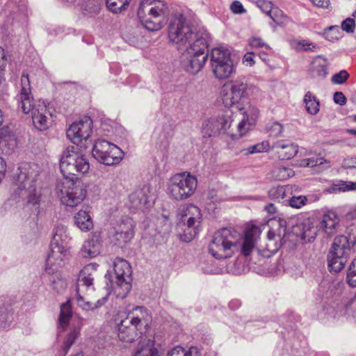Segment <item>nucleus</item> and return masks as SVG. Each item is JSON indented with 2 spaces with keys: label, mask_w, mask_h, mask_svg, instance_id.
Masks as SVG:
<instances>
[{
  "label": "nucleus",
  "mask_w": 356,
  "mask_h": 356,
  "mask_svg": "<svg viewBox=\"0 0 356 356\" xmlns=\"http://www.w3.org/2000/svg\"><path fill=\"white\" fill-rule=\"evenodd\" d=\"M168 37L178 49L186 47L181 60V67L190 74H197L208 58L210 35L204 27L192 28L183 15L174 17L168 26Z\"/></svg>",
  "instance_id": "nucleus-1"
},
{
  "label": "nucleus",
  "mask_w": 356,
  "mask_h": 356,
  "mask_svg": "<svg viewBox=\"0 0 356 356\" xmlns=\"http://www.w3.org/2000/svg\"><path fill=\"white\" fill-rule=\"evenodd\" d=\"M259 234L260 229L255 225L246 229L243 237L234 229L222 228L213 234L209 252L218 259L230 258L236 252L249 256L255 248Z\"/></svg>",
  "instance_id": "nucleus-2"
},
{
  "label": "nucleus",
  "mask_w": 356,
  "mask_h": 356,
  "mask_svg": "<svg viewBox=\"0 0 356 356\" xmlns=\"http://www.w3.org/2000/svg\"><path fill=\"white\" fill-rule=\"evenodd\" d=\"M151 322L147 309L144 307H136L133 312L122 319L117 325V334L119 340L132 343L138 338L143 339Z\"/></svg>",
  "instance_id": "nucleus-3"
},
{
  "label": "nucleus",
  "mask_w": 356,
  "mask_h": 356,
  "mask_svg": "<svg viewBox=\"0 0 356 356\" xmlns=\"http://www.w3.org/2000/svg\"><path fill=\"white\" fill-rule=\"evenodd\" d=\"M56 190L61 203L67 207L80 204L86 195V186L78 178H63L58 183Z\"/></svg>",
  "instance_id": "nucleus-4"
},
{
  "label": "nucleus",
  "mask_w": 356,
  "mask_h": 356,
  "mask_svg": "<svg viewBox=\"0 0 356 356\" xmlns=\"http://www.w3.org/2000/svg\"><path fill=\"white\" fill-rule=\"evenodd\" d=\"M77 147L71 145L66 147L60 161V169L63 178L76 179V173L84 174L89 170L87 159L79 152Z\"/></svg>",
  "instance_id": "nucleus-5"
},
{
  "label": "nucleus",
  "mask_w": 356,
  "mask_h": 356,
  "mask_svg": "<svg viewBox=\"0 0 356 356\" xmlns=\"http://www.w3.org/2000/svg\"><path fill=\"white\" fill-rule=\"evenodd\" d=\"M197 186L196 177L190 173L183 172L176 174L170 179L168 191L173 200L181 201L191 197Z\"/></svg>",
  "instance_id": "nucleus-6"
},
{
  "label": "nucleus",
  "mask_w": 356,
  "mask_h": 356,
  "mask_svg": "<svg viewBox=\"0 0 356 356\" xmlns=\"http://www.w3.org/2000/svg\"><path fill=\"white\" fill-rule=\"evenodd\" d=\"M38 166L29 163H22L18 168V172L15 179L16 184L19 190L28 191L30 194L28 197V202L31 204H38L40 198L33 192L35 191V182L38 176Z\"/></svg>",
  "instance_id": "nucleus-7"
},
{
  "label": "nucleus",
  "mask_w": 356,
  "mask_h": 356,
  "mask_svg": "<svg viewBox=\"0 0 356 356\" xmlns=\"http://www.w3.org/2000/svg\"><path fill=\"white\" fill-rule=\"evenodd\" d=\"M92 154L98 162L106 165L119 163L124 156L121 149L104 139H97L95 141Z\"/></svg>",
  "instance_id": "nucleus-8"
},
{
  "label": "nucleus",
  "mask_w": 356,
  "mask_h": 356,
  "mask_svg": "<svg viewBox=\"0 0 356 356\" xmlns=\"http://www.w3.org/2000/svg\"><path fill=\"white\" fill-rule=\"evenodd\" d=\"M225 94L222 102L225 107H234L238 111L244 109L242 102L248 95V84L244 78L231 81L224 86Z\"/></svg>",
  "instance_id": "nucleus-9"
},
{
  "label": "nucleus",
  "mask_w": 356,
  "mask_h": 356,
  "mask_svg": "<svg viewBox=\"0 0 356 356\" xmlns=\"http://www.w3.org/2000/svg\"><path fill=\"white\" fill-rule=\"evenodd\" d=\"M211 65L214 76L218 79H225L234 72V67L229 50L216 47L210 54Z\"/></svg>",
  "instance_id": "nucleus-10"
},
{
  "label": "nucleus",
  "mask_w": 356,
  "mask_h": 356,
  "mask_svg": "<svg viewBox=\"0 0 356 356\" xmlns=\"http://www.w3.org/2000/svg\"><path fill=\"white\" fill-rule=\"evenodd\" d=\"M155 0H143L138 10V16L146 29L155 31L162 28L161 16L164 14L165 6L163 3L158 2L157 5L151 7L148 10L149 17H145L146 7L152 4Z\"/></svg>",
  "instance_id": "nucleus-11"
},
{
  "label": "nucleus",
  "mask_w": 356,
  "mask_h": 356,
  "mask_svg": "<svg viewBox=\"0 0 356 356\" xmlns=\"http://www.w3.org/2000/svg\"><path fill=\"white\" fill-rule=\"evenodd\" d=\"M113 270L115 281L111 280V275L106 274L105 278L111 282V287L122 288L123 292L127 294L131 288V267L130 264L122 258H116L113 262Z\"/></svg>",
  "instance_id": "nucleus-12"
},
{
  "label": "nucleus",
  "mask_w": 356,
  "mask_h": 356,
  "mask_svg": "<svg viewBox=\"0 0 356 356\" xmlns=\"http://www.w3.org/2000/svg\"><path fill=\"white\" fill-rule=\"evenodd\" d=\"M22 88L18 97L22 111H43L50 110V103L46 100H39L38 108L33 104V99L31 93L30 80L28 74L23 72L21 79Z\"/></svg>",
  "instance_id": "nucleus-13"
},
{
  "label": "nucleus",
  "mask_w": 356,
  "mask_h": 356,
  "mask_svg": "<svg viewBox=\"0 0 356 356\" xmlns=\"http://www.w3.org/2000/svg\"><path fill=\"white\" fill-rule=\"evenodd\" d=\"M71 257L70 248L65 245H50V252L48 254L45 271L49 275L54 274L59 268L65 266Z\"/></svg>",
  "instance_id": "nucleus-14"
},
{
  "label": "nucleus",
  "mask_w": 356,
  "mask_h": 356,
  "mask_svg": "<svg viewBox=\"0 0 356 356\" xmlns=\"http://www.w3.org/2000/svg\"><path fill=\"white\" fill-rule=\"evenodd\" d=\"M92 120L89 116H84L78 122H73L66 131L67 138L74 145H79L90 136Z\"/></svg>",
  "instance_id": "nucleus-15"
},
{
  "label": "nucleus",
  "mask_w": 356,
  "mask_h": 356,
  "mask_svg": "<svg viewBox=\"0 0 356 356\" xmlns=\"http://www.w3.org/2000/svg\"><path fill=\"white\" fill-rule=\"evenodd\" d=\"M231 120L224 115L212 116L202 124V134L204 138L216 137L230 127Z\"/></svg>",
  "instance_id": "nucleus-16"
},
{
  "label": "nucleus",
  "mask_w": 356,
  "mask_h": 356,
  "mask_svg": "<svg viewBox=\"0 0 356 356\" xmlns=\"http://www.w3.org/2000/svg\"><path fill=\"white\" fill-rule=\"evenodd\" d=\"M134 223L132 219L125 218L116 227H113L112 241L119 247H123L130 242L134 236Z\"/></svg>",
  "instance_id": "nucleus-17"
},
{
  "label": "nucleus",
  "mask_w": 356,
  "mask_h": 356,
  "mask_svg": "<svg viewBox=\"0 0 356 356\" xmlns=\"http://www.w3.org/2000/svg\"><path fill=\"white\" fill-rule=\"evenodd\" d=\"M102 248V239L101 233L92 232L88 235V238L83 242L79 250L81 257L92 259L99 255Z\"/></svg>",
  "instance_id": "nucleus-18"
},
{
  "label": "nucleus",
  "mask_w": 356,
  "mask_h": 356,
  "mask_svg": "<svg viewBox=\"0 0 356 356\" xmlns=\"http://www.w3.org/2000/svg\"><path fill=\"white\" fill-rule=\"evenodd\" d=\"M99 265L95 263H90L85 266L83 269L80 271L78 281L76 290L79 291H81V288H92L95 277L97 275V268Z\"/></svg>",
  "instance_id": "nucleus-19"
},
{
  "label": "nucleus",
  "mask_w": 356,
  "mask_h": 356,
  "mask_svg": "<svg viewBox=\"0 0 356 356\" xmlns=\"http://www.w3.org/2000/svg\"><path fill=\"white\" fill-rule=\"evenodd\" d=\"M149 187L144 186L143 188L135 190L129 195V207L134 209H143L150 206V200L148 194Z\"/></svg>",
  "instance_id": "nucleus-20"
},
{
  "label": "nucleus",
  "mask_w": 356,
  "mask_h": 356,
  "mask_svg": "<svg viewBox=\"0 0 356 356\" xmlns=\"http://www.w3.org/2000/svg\"><path fill=\"white\" fill-rule=\"evenodd\" d=\"M351 246L348 237L339 235L334 238L328 254L340 257H346L348 259L350 257Z\"/></svg>",
  "instance_id": "nucleus-21"
},
{
  "label": "nucleus",
  "mask_w": 356,
  "mask_h": 356,
  "mask_svg": "<svg viewBox=\"0 0 356 356\" xmlns=\"http://www.w3.org/2000/svg\"><path fill=\"white\" fill-rule=\"evenodd\" d=\"M273 148L277 149L278 157L281 160H289L298 152V145L286 140H278L273 143Z\"/></svg>",
  "instance_id": "nucleus-22"
},
{
  "label": "nucleus",
  "mask_w": 356,
  "mask_h": 356,
  "mask_svg": "<svg viewBox=\"0 0 356 356\" xmlns=\"http://www.w3.org/2000/svg\"><path fill=\"white\" fill-rule=\"evenodd\" d=\"M311 73L314 78L324 79L328 74L327 59L322 56H316L312 63Z\"/></svg>",
  "instance_id": "nucleus-23"
},
{
  "label": "nucleus",
  "mask_w": 356,
  "mask_h": 356,
  "mask_svg": "<svg viewBox=\"0 0 356 356\" xmlns=\"http://www.w3.org/2000/svg\"><path fill=\"white\" fill-rule=\"evenodd\" d=\"M134 356H160L158 349L154 346V341L144 339L139 341Z\"/></svg>",
  "instance_id": "nucleus-24"
},
{
  "label": "nucleus",
  "mask_w": 356,
  "mask_h": 356,
  "mask_svg": "<svg viewBox=\"0 0 356 356\" xmlns=\"http://www.w3.org/2000/svg\"><path fill=\"white\" fill-rule=\"evenodd\" d=\"M14 312L12 305L9 302L0 304V327L8 329L11 327L14 319Z\"/></svg>",
  "instance_id": "nucleus-25"
},
{
  "label": "nucleus",
  "mask_w": 356,
  "mask_h": 356,
  "mask_svg": "<svg viewBox=\"0 0 356 356\" xmlns=\"http://www.w3.org/2000/svg\"><path fill=\"white\" fill-rule=\"evenodd\" d=\"M339 220L337 214L334 212H329L323 216V219L320 223V227L329 236L334 233L337 225H338Z\"/></svg>",
  "instance_id": "nucleus-26"
},
{
  "label": "nucleus",
  "mask_w": 356,
  "mask_h": 356,
  "mask_svg": "<svg viewBox=\"0 0 356 356\" xmlns=\"http://www.w3.org/2000/svg\"><path fill=\"white\" fill-rule=\"evenodd\" d=\"M81 325L71 327L70 332L65 337L61 346V353L66 355L80 334Z\"/></svg>",
  "instance_id": "nucleus-27"
},
{
  "label": "nucleus",
  "mask_w": 356,
  "mask_h": 356,
  "mask_svg": "<svg viewBox=\"0 0 356 356\" xmlns=\"http://www.w3.org/2000/svg\"><path fill=\"white\" fill-rule=\"evenodd\" d=\"M74 224L83 232H88L93 227L92 220L88 212L80 210L75 214Z\"/></svg>",
  "instance_id": "nucleus-28"
},
{
  "label": "nucleus",
  "mask_w": 356,
  "mask_h": 356,
  "mask_svg": "<svg viewBox=\"0 0 356 356\" xmlns=\"http://www.w3.org/2000/svg\"><path fill=\"white\" fill-rule=\"evenodd\" d=\"M70 237L66 226L58 224L54 229L51 244L67 245Z\"/></svg>",
  "instance_id": "nucleus-29"
},
{
  "label": "nucleus",
  "mask_w": 356,
  "mask_h": 356,
  "mask_svg": "<svg viewBox=\"0 0 356 356\" xmlns=\"http://www.w3.org/2000/svg\"><path fill=\"white\" fill-rule=\"evenodd\" d=\"M257 120L256 113H244L243 120L238 124V131L241 137L255 124Z\"/></svg>",
  "instance_id": "nucleus-30"
},
{
  "label": "nucleus",
  "mask_w": 356,
  "mask_h": 356,
  "mask_svg": "<svg viewBox=\"0 0 356 356\" xmlns=\"http://www.w3.org/2000/svg\"><path fill=\"white\" fill-rule=\"evenodd\" d=\"M72 312L70 301H67L60 306V311L58 319V327L62 330H65L72 318Z\"/></svg>",
  "instance_id": "nucleus-31"
},
{
  "label": "nucleus",
  "mask_w": 356,
  "mask_h": 356,
  "mask_svg": "<svg viewBox=\"0 0 356 356\" xmlns=\"http://www.w3.org/2000/svg\"><path fill=\"white\" fill-rule=\"evenodd\" d=\"M80 291L78 292L76 290V299L79 307L82 308L83 310L89 311L99 308L104 305L108 300V295L100 298L96 302L93 303L89 301H86L80 295Z\"/></svg>",
  "instance_id": "nucleus-32"
},
{
  "label": "nucleus",
  "mask_w": 356,
  "mask_h": 356,
  "mask_svg": "<svg viewBox=\"0 0 356 356\" xmlns=\"http://www.w3.org/2000/svg\"><path fill=\"white\" fill-rule=\"evenodd\" d=\"M348 259L346 257L327 254V263L330 271L337 273L343 270Z\"/></svg>",
  "instance_id": "nucleus-33"
},
{
  "label": "nucleus",
  "mask_w": 356,
  "mask_h": 356,
  "mask_svg": "<svg viewBox=\"0 0 356 356\" xmlns=\"http://www.w3.org/2000/svg\"><path fill=\"white\" fill-rule=\"evenodd\" d=\"M195 218L190 216L186 222V228L184 229V233L181 235L180 238L183 241L190 242L195 237L198 233L197 227L195 226Z\"/></svg>",
  "instance_id": "nucleus-34"
},
{
  "label": "nucleus",
  "mask_w": 356,
  "mask_h": 356,
  "mask_svg": "<svg viewBox=\"0 0 356 356\" xmlns=\"http://www.w3.org/2000/svg\"><path fill=\"white\" fill-rule=\"evenodd\" d=\"M286 189L284 186H273L268 191L269 197L277 202L286 204Z\"/></svg>",
  "instance_id": "nucleus-35"
},
{
  "label": "nucleus",
  "mask_w": 356,
  "mask_h": 356,
  "mask_svg": "<svg viewBox=\"0 0 356 356\" xmlns=\"http://www.w3.org/2000/svg\"><path fill=\"white\" fill-rule=\"evenodd\" d=\"M13 142V136L7 130H0V151L8 154L10 150V143Z\"/></svg>",
  "instance_id": "nucleus-36"
},
{
  "label": "nucleus",
  "mask_w": 356,
  "mask_h": 356,
  "mask_svg": "<svg viewBox=\"0 0 356 356\" xmlns=\"http://www.w3.org/2000/svg\"><path fill=\"white\" fill-rule=\"evenodd\" d=\"M32 120L35 127L40 130H46L49 127V120L43 113H33Z\"/></svg>",
  "instance_id": "nucleus-37"
},
{
  "label": "nucleus",
  "mask_w": 356,
  "mask_h": 356,
  "mask_svg": "<svg viewBox=\"0 0 356 356\" xmlns=\"http://www.w3.org/2000/svg\"><path fill=\"white\" fill-rule=\"evenodd\" d=\"M304 104L307 111H319L320 102L316 97L311 92H307L304 97Z\"/></svg>",
  "instance_id": "nucleus-38"
},
{
  "label": "nucleus",
  "mask_w": 356,
  "mask_h": 356,
  "mask_svg": "<svg viewBox=\"0 0 356 356\" xmlns=\"http://www.w3.org/2000/svg\"><path fill=\"white\" fill-rule=\"evenodd\" d=\"M270 147L269 143L268 141H263L261 143L251 145L248 148L241 150L243 155H249L254 153H260L267 151Z\"/></svg>",
  "instance_id": "nucleus-39"
},
{
  "label": "nucleus",
  "mask_w": 356,
  "mask_h": 356,
  "mask_svg": "<svg viewBox=\"0 0 356 356\" xmlns=\"http://www.w3.org/2000/svg\"><path fill=\"white\" fill-rule=\"evenodd\" d=\"M129 3V0H106V7L114 13H120Z\"/></svg>",
  "instance_id": "nucleus-40"
},
{
  "label": "nucleus",
  "mask_w": 356,
  "mask_h": 356,
  "mask_svg": "<svg viewBox=\"0 0 356 356\" xmlns=\"http://www.w3.org/2000/svg\"><path fill=\"white\" fill-rule=\"evenodd\" d=\"M346 282L350 286L356 287V258L353 260L348 268Z\"/></svg>",
  "instance_id": "nucleus-41"
},
{
  "label": "nucleus",
  "mask_w": 356,
  "mask_h": 356,
  "mask_svg": "<svg viewBox=\"0 0 356 356\" xmlns=\"http://www.w3.org/2000/svg\"><path fill=\"white\" fill-rule=\"evenodd\" d=\"M307 202V198L306 196L304 195H298L296 196L293 195L292 197H289L286 200V204L289 205L291 207L296 208V209H300L302 206L305 205Z\"/></svg>",
  "instance_id": "nucleus-42"
},
{
  "label": "nucleus",
  "mask_w": 356,
  "mask_h": 356,
  "mask_svg": "<svg viewBox=\"0 0 356 356\" xmlns=\"http://www.w3.org/2000/svg\"><path fill=\"white\" fill-rule=\"evenodd\" d=\"M325 162V160L323 157H319L315 155L302 160L300 165L304 167L314 168L318 165H321Z\"/></svg>",
  "instance_id": "nucleus-43"
},
{
  "label": "nucleus",
  "mask_w": 356,
  "mask_h": 356,
  "mask_svg": "<svg viewBox=\"0 0 356 356\" xmlns=\"http://www.w3.org/2000/svg\"><path fill=\"white\" fill-rule=\"evenodd\" d=\"M99 11V5L96 0H88L83 6V13L88 15H96Z\"/></svg>",
  "instance_id": "nucleus-44"
},
{
  "label": "nucleus",
  "mask_w": 356,
  "mask_h": 356,
  "mask_svg": "<svg viewBox=\"0 0 356 356\" xmlns=\"http://www.w3.org/2000/svg\"><path fill=\"white\" fill-rule=\"evenodd\" d=\"M274 173L275 177L279 180H286L294 175L292 169L284 166H280L277 168Z\"/></svg>",
  "instance_id": "nucleus-45"
},
{
  "label": "nucleus",
  "mask_w": 356,
  "mask_h": 356,
  "mask_svg": "<svg viewBox=\"0 0 356 356\" xmlns=\"http://www.w3.org/2000/svg\"><path fill=\"white\" fill-rule=\"evenodd\" d=\"M349 76V73L346 70H342L332 75L331 81L336 85H342L347 81Z\"/></svg>",
  "instance_id": "nucleus-46"
},
{
  "label": "nucleus",
  "mask_w": 356,
  "mask_h": 356,
  "mask_svg": "<svg viewBox=\"0 0 356 356\" xmlns=\"http://www.w3.org/2000/svg\"><path fill=\"white\" fill-rule=\"evenodd\" d=\"M193 351L197 352V348L191 347L188 351H185L181 347L177 346L170 350L167 353V356H192L191 353Z\"/></svg>",
  "instance_id": "nucleus-47"
},
{
  "label": "nucleus",
  "mask_w": 356,
  "mask_h": 356,
  "mask_svg": "<svg viewBox=\"0 0 356 356\" xmlns=\"http://www.w3.org/2000/svg\"><path fill=\"white\" fill-rule=\"evenodd\" d=\"M249 45L252 48H261L265 47L266 49H270V47L268 44L265 43L259 37L253 36L249 39Z\"/></svg>",
  "instance_id": "nucleus-48"
},
{
  "label": "nucleus",
  "mask_w": 356,
  "mask_h": 356,
  "mask_svg": "<svg viewBox=\"0 0 356 356\" xmlns=\"http://www.w3.org/2000/svg\"><path fill=\"white\" fill-rule=\"evenodd\" d=\"M337 31L338 27L332 26L325 29L323 34L325 39H327V40L334 41L338 40V35L337 34Z\"/></svg>",
  "instance_id": "nucleus-49"
},
{
  "label": "nucleus",
  "mask_w": 356,
  "mask_h": 356,
  "mask_svg": "<svg viewBox=\"0 0 356 356\" xmlns=\"http://www.w3.org/2000/svg\"><path fill=\"white\" fill-rule=\"evenodd\" d=\"M355 19L353 18H347L345 20H343L341 23V29L343 31L348 33H353L355 31Z\"/></svg>",
  "instance_id": "nucleus-50"
},
{
  "label": "nucleus",
  "mask_w": 356,
  "mask_h": 356,
  "mask_svg": "<svg viewBox=\"0 0 356 356\" xmlns=\"http://www.w3.org/2000/svg\"><path fill=\"white\" fill-rule=\"evenodd\" d=\"M268 16L274 22L277 24H280L282 22L281 21V18L284 17V14L283 12L277 7H273Z\"/></svg>",
  "instance_id": "nucleus-51"
},
{
  "label": "nucleus",
  "mask_w": 356,
  "mask_h": 356,
  "mask_svg": "<svg viewBox=\"0 0 356 356\" xmlns=\"http://www.w3.org/2000/svg\"><path fill=\"white\" fill-rule=\"evenodd\" d=\"M257 6L265 13L267 14V15H269L271 10L274 7L270 1H266V0H257Z\"/></svg>",
  "instance_id": "nucleus-52"
},
{
  "label": "nucleus",
  "mask_w": 356,
  "mask_h": 356,
  "mask_svg": "<svg viewBox=\"0 0 356 356\" xmlns=\"http://www.w3.org/2000/svg\"><path fill=\"white\" fill-rule=\"evenodd\" d=\"M283 131V126L277 122H273L269 129V134L273 137L280 136Z\"/></svg>",
  "instance_id": "nucleus-53"
},
{
  "label": "nucleus",
  "mask_w": 356,
  "mask_h": 356,
  "mask_svg": "<svg viewBox=\"0 0 356 356\" xmlns=\"http://www.w3.org/2000/svg\"><path fill=\"white\" fill-rule=\"evenodd\" d=\"M339 189L341 191H355L356 182L352 181H341L339 184Z\"/></svg>",
  "instance_id": "nucleus-54"
},
{
  "label": "nucleus",
  "mask_w": 356,
  "mask_h": 356,
  "mask_svg": "<svg viewBox=\"0 0 356 356\" xmlns=\"http://www.w3.org/2000/svg\"><path fill=\"white\" fill-rule=\"evenodd\" d=\"M342 168L346 169L356 168V156L344 159L342 163Z\"/></svg>",
  "instance_id": "nucleus-55"
},
{
  "label": "nucleus",
  "mask_w": 356,
  "mask_h": 356,
  "mask_svg": "<svg viewBox=\"0 0 356 356\" xmlns=\"http://www.w3.org/2000/svg\"><path fill=\"white\" fill-rule=\"evenodd\" d=\"M232 11L236 14H242L245 13V10L243 8L242 3L238 1H234L230 7Z\"/></svg>",
  "instance_id": "nucleus-56"
},
{
  "label": "nucleus",
  "mask_w": 356,
  "mask_h": 356,
  "mask_svg": "<svg viewBox=\"0 0 356 356\" xmlns=\"http://www.w3.org/2000/svg\"><path fill=\"white\" fill-rule=\"evenodd\" d=\"M334 102L341 106L345 105L347 99L342 92H336L333 96Z\"/></svg>",
  "instance_id": "nucleus-57"
},
{
  "label": "nucleus",
  "mask_w": 356,
  "mask_h": 356,
  "mask_svg": "<svg viewBox=\"0 0 356 356\" xmlns=\"http://www.w3.org/2000/svg\"><path fill=\"white\" fill-rule=\"evenodd\" d=\"M169 143V136L165 133L160 135L157 144L161 148H165Z\"/></svg>",
  "instance_id": "nucleus-58"
},
{
  "label": "nucleus",
  "mask_w": 356,
  "mask_h": 356,
  "mask_svg": "<svg viewBox=\"0 0 356 356\" xmlns=\"http://www.w3.org/2000/svg\"><path fill=\"white\" fill-rule=\"evenodd\" d=\"M243 62L250 66H252L254 64V54L252 52H247L243 56Z\"/></svg>",
  "instance_id": "nucleus-59"
},
{
  "label": "nucleus",
  "mask_w": 356,
  "mask_h": 356,
  "mask_svg": "<svg viewBox=\"0 0 356 356\" xmlns=\"http://www.w3.org/2000/svg\"><path fill=\"white\" fill-rule=\"evenodd\" d=\"M264 210L270 215H275L277 213V208L273 203H269L268 204L266 205Z\"/></svg>",
  "instance_id": "nucleus-60"
},
{
  "label": "nucleus",
  "mask_w": 356,
  "mask_h": 356,
  "mask_svg": "<svg viewBox=\"0 0 356 356\" xmlns=\"http://www.w3.org/2000/svg\"><path fill=\"white\" fill-rule=\"evenodd\" d=\"M6 65V58L4 50L0 47V71L3 70Z\"/></svg>",
  "instance_id": "nucleus-61"
},
{
  "label": "nucleus",
  "mask_w": 356,
  "mask_h": 356,
  "mask_svg": "<svg viewBox=\"0 0 356 356\" xmlns=\"http://www.w3.org/2000/svg\"><path fill=\"white\" fill-rule=\"evenodd\" d=\"M195 214V213H197V215H200V209L198 207L194 206V205H189L185 211L184 216H188L189 213Z\"/></svg>",
  "instance_id": "nucleus-62"
},
{
  "label": "nucleus",
  "mask_w": 356,
  "mask_h": 356,
  "mask_svg": "<svg viewBox=\"0 0 356 356\" xmlns=\"http://www.w3.org/2000/svg\"><path fill=\"white\" fill-rule=\"evenodd\" d=\"M314 5L321 8H327L329 0H311Z\"/></svg>",
  "instance_id": "nucleus-63"
},
{
  "label": "nucleus",
  "mask_w": 356,
  "mask_h": 356,
  "mask_svg": "<svg viewBox=\"0 0 356 356\" xmlns=\"http://www.w3.org/2000/svg\"><path fill=\"white\" fill-rule=\"evenodd\" d=\"M314 235L312 236H309V234H307V231H305V229L303 230L302 233V238L304 239V240H307V241L309 243H311L314 241V239L315 238V236L314 235L316 234V232H314Z\"/></svg>",
  "instance_id": "nucleus-64"
}]
</instances>
